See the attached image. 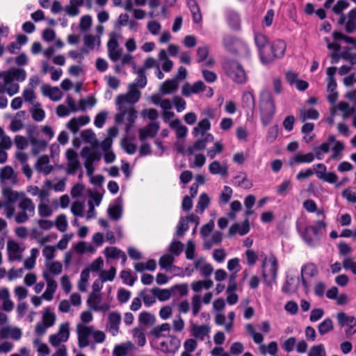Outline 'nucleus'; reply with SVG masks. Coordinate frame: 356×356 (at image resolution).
I'll return each mask as SVG.
<instances>
[{
	"instance_id": "obj_1",
	"label": "nucleus",
	"mask_w": 356,
	"mask_h": 356,
	"mask_svg": "<svg viewBox=\"0 0 356 356\" xmlns=\"http://www.w3.org/2000/svg\"><path fill=\"white\" fill-rule=\"evenodd\" d=\"M141 96V92L136 89L134 84H129L128 91L125 94L118 95L115 99L117 112L115 114V122L118 124H124L125 132L128 134L137 118V111L134 104Z\"/></svg>"
},
{
	"instance_id": "obj_2",
	"label": "nucleus",
	"mask_w": 356,
	"mask_h": 356,
	"mask_svg": "<svg viewBox=\"0 0 356 356\" xmlns=\"http://www.w3.org/2000/svg\"><path fill=\"white\" fill-rule=\"evenodd\" d=\"M17 208L19 211H16L15 207L13 205L6 204L4 206L5 216L8 219H13L18 224H23L35 215V203L26 194L18 202Z\"/></svg>"
},
{
	"instance_id": "obj_3",
	"label": "nucleus",
	"mask_w": 356,
	"mask_h": 356,
	"mask_svg": "<svg viewBox=\"0 0 356 356\" xmlns=\"http://www.w3.org/2000/svg\"><path fill=\"white\" fill-rule=\"evenodd\" d=\"M258 107L261 123L266 127L271 122L276 111L273 96L268 90L263 89L259 92Z\"/></svg>"
},
{
	"instance_id": "obj_4",
	"label": "nucleus",
	"mask_w": 356,
	"mask_h": 356,
	"mask_svg": "<svg viewBox=\"0 0 356 356\" xmlns=\"http://www.w3.org/2000/svg\"><path fill=\"white\" fill-rule=\"evenodd\" d=\"M225 74L236 83L243 84L248 80V74L243 66L236 60L225 59L223 63Z\"/></svg>"
},
{
	"instance_id": "obj_5",
	"label": "nucleus",
	"mask_w": 356,
	"mask_h": 356,
	"mask_svg": "<svg viewBox=\"0 0 356 356\" xmlns=\"http://www.w3.org/2000/svg\"><path fill=\"white\" fill-rule=\"evenodd\" d=\"M42 277L46 281L47 288L41 296H33L31 300L33 305L38 307L42 303V299L50 301L53 299L54 294L56 292L58 284L56 280L47 272H42Z\"/></svg>"
},
{
	"instance_id": "obj_6",
	"label": "nucleus",
	"mask_w": 356,
	"mask_h": 356,
	"mask_svg": "<svg viewBox=\"0 0 356 356\" xmlns=\"http://www.w3.org/2000/svg\"><path fill=\"white\" fill-rule=\"evenodd\" d=\"M277 261L274 255L265 257L262 261V275L265 282L270 285L276 280Z\"/></svg>"
},
{
	"instance_id": "obj_7",
	"label": "nucleus",
	"mask_w": 356,
	"mask_h": 356,
	"mask_svg": "<svg viewBox=\"0 0 356 356\" xmlns=\"http://www.w3.org/2000/svg\"><path fill=\"white\" fill-rule=\"evenodd\" d=\"M326 227V223L323 220H318L315 225L307 226L303 234V239L305 243L312 247L318 245V240L312 236H318L323 229Z\"/></svg>"
},
{
	"instance_id": "obj_8",
	"label": "nucleus",
	"mask_w": 356,
	"mask_h": 356,
	"mask_svg": "<svg viewBox=\"0 0 356 356\" xmlns=\"http://www.w3.org/2000/svg\"><path fill=\"white\" fill-rule=\"evenodd\" d=\"M70 334V323L68 322L63 323L59 325L58 332L49 337V342L53 347L59 348L62 343L67 341Z\"/></svg>"
},
{
	"instance_id": "obj_9",
	"label": "nucleus",
	"mask_w": 356,
	"mask_h": 356,
	"mask_svg": "<svg viewBox=\"0 0 356 356\" xmlns=\"http://www.w3.org/2000/svg\"><path fill=\"white\" fill-rule=\"evenodd\" d=\"M337 319L340 327H346L345 332L348 337H351L356 332V318L344 312H339Z\"/></svg>"
},
{
	"instance_id": "obj_10",
	"label": "nucleus",
	"mask_w": 356,
	"mask_h": 356,
	"mask_svg": "<svg viewBox=\"0 0 356 356\" xmlns=\"http://www.w3.org/2000/svg\"><path fill=\"white\" fill-rule=\"evenodd\" d=\"M17 173L13 167L6 165L0 169V184L2 187L11 186L17 184Z\"/></svg>"
},
{
	"instance_id": "obj_11",
	"label": "nucleus",
	"mask_w": 356,
	"mask_h": 356,
	"mask_svg": "<svg viewBox=\"0 0 356 356\" xmlns=\"http://www.w3.org/2000/svg\"><path fill=\"white\" fill-rule=\"evenodd\" d=\"M88 307L94 312H106L111 308L108 302L102 300L101 293H90L87 300Z\"/></svg>"
},
{
	"instance_id": "obj_12",
	"label": "nucleus",
	"mask_w": 356,
	"mask_h": 356,
	"mask_svg": "<svg viewBox=\"0 0 356 356\" xmlns=\"http://www.w3.org/2000/svg\"><path fill=\"white\" fill-rule=\"evenodd\" d=\"M94 327L86 325L83 323H78L76 326L78 344L81 348L88 346L90 343L89 337L92 335Z\"/></svg>"
},
{
	"instance_id": "obj_13",
	"label": "nucleus",
	"mask_w": 356,
	"mask_h": 356,
	"mask_svg": "<svg viewBox=\"0 0 356 356\" xmlns=\"http://www.w3.org/2000/svg\"><path fill=\"white\" fill-rule=\"evenodd\" d=\"M107 49L108 58L113 62H116L122 56V49L119 47L118 37L115 33L110 35L109 40L107 42Z\"/></svg>"
},
{
	"instance_id": "obj_14",
	"label": "nucleus",
	"mask_w": 356,
	"mask_h": 356,
	"mask_svg": "<svg viewBox=\"0 0 356 356\" xmlns=\"http://www.w3.org/2000/svg\"><path fill=\"white\" fill-rule=\"evenodd\" d=\"M67 159L66 172L74 175L81 168L77 153L72 149H67L65 152Z\"/></svg>"
},
{
	"instance_id": "obj_15",
	"label": "nucleus",
	"mask_w": 356,
	"mask_h": 356,
	"mask_svg": "<svg viewBox=\"0 0 356 356\" xmlns=\"http://www.w3.org/2000/svg\"><path fill=\"white\" fill-rule=\"evenodd\" d=\"M19 86L15 83L12 79L6 73L2 81H0V94L7 93L12 97L18 93Z\"/></svg>"
},
{
	"instance_id": "obj_16",
	"label": "nucleus",
	"mask_w": 356,
	"mask_h": 356,
	"mask_svg": "<svg viewBox=\"0 0 356 356\" xmlns=\"http://www.w3.org/2000/svg\"><path fill=\"white\" fill-rule=\"evenodd\" d=\"M181 341L175 335H168V337L160 343V349L168 353H175L179 348Z\"/></svg>"
},
{
	"instance_id": "obj_17",
	"label": "nucleus",
	"mask_w": 356,
	"mask_h": 356,
	"mask_svg": "<svg viewBox=\"0 0 356 356\" xmlns=\"http://www.w3.org/2000/svg\"><path fill=\"white\" fill-rule=\"evenodd\" d=\"M23 249L15 241H8L7 243L8 259L9 261H21L22 259Z\"/></svg>"
},
{
	"instance_id": "obj_18",
	"label": "nucleus",
	"mask_w": 356,
	"mask_h": 356,
	"mask_svg": "<svg viewBox=\"0 0 356 356\" xmlns=\"http://www.w3.org/2000/svg\"><path fill=\"white\" fill-rule=\"evenodd\" d=\"M34 168L38 172L44 175L50 174L54 170L53 165L50 164V159L47 155L39 156L34 164Z\"/></svg>"
},
{
	"instance_id": "obj_19",
	"label": "nucleus",
	"mask_w": 356,
	"mask_h": 356,
	"mask_svg": "<svg viewBox=\"0 0 356 356\" xmlns=\"http://www.w3.org/2000/svg\"><path fill=\"white\" fill-rule=\"evenodd\" d=\"M1 193L5 198V204H8L13 205V203L19 202L25 193L23 191H17L12 189L10 186H5L1 188Z\"/></svg>"
},
{
	"instance_id": "obj_20",
	"label": "nucleus",
	"mask_w": 356,
	"mask_h": 356,
	"mask_svg": "<svg viewBox=\"0 0 356 356\" xmlns=\"http://www.w3.org/2000/svg\"><path fill=\"white\" fill-rule=\"evenodd\" d=\"M318 273V270L317 266L314 263L309 262L302 266L300 271L301 281L305 289L308 287L307 278L314 277L316 276Z\"/></svg>"
},
{
	"instance_id": "obj_21",
	"label": "nucleus",
	"mask_w": 356,
	"mask_h": 356,
	"mask_svg": "<svg viewBox=\"0 0 356 356\" xmlns=\"http://www.w3.org/2000/svg\"><path fill=\"white\" fill-rule=\"evenodd\" d=\"M213 140L214 137L213 135L207 134L204 136V138L197 140L191 145L188 146L187 152L190 155H193L195 152L206 149L207 143L209 142H213Z\"/></svg>"
},
{
	"instance_id": "obj_22",
	"label": "nucleus",
	"mask_w": 356,
	"mask_h": 356,
	"mask_svg": "<svg viewBox=\"0 0 356 356\" xmlns=\"http://www.w3.org/2000/svg\"><path fill=\"white\" fill-rule=\"evenodd\" d=\"M206 88L207 86L201 81H198L193 84L185 83L181 87V94L185 97H189L194 94H198Z\"/></svg>"
},
{
	"instance_id": "obj_23",
	"label": "nucleus",
	"mask_w": 356,
	"mask_h": 356,
	"mask_svg": "<svg viewBox=\"0 0 356 356\" xmlns=\"http://www.w3.org/2000/svg\"><path fill=\"white\" fill-rule=\"evenodd\" d=\"M160 129L157 122H151L139 131V138L143 141L147 138H154L156 136Z\"/></svg>"
},
{
	"instance_id": "obj_24",
	"label": "nucleus",
	"mask_w": 356,
	"mask_h": 356,
	"mask_svg": "<svg viewBox=\"0 0 356 356\" xmlns=\"http://www.w3.org/2000/svg\"><path fill=\"white\" fill-rule=\"evenodd\" d=\"M90 120V118L87 115L73 118L67 123L66 127L73 134H76L79 131L80 127L88 124Z\"/></svg>"
},
{
	"instance_id": "obj_25",
	"label": "nucleus",
	"mask_w": 356,
	"mask_h": 356,
	"mask_svg": "<svg viewBox=\"0 0 356 356\" xmlns=\"http://www.w3.org/2000/svg\"><path fill=\"white\" fill-rule=\"evenodd\" d=\"M210 327L207 325H198L197 324H193L191 326V334L192 336L201 341L205 340L209 337Z\"/></svg>"
},
{
	"instance_id": "obj_26",
	"label": "nucleus",
	"mask_w": 356,
	"mask_h": 356,
	"mask_svg": "<svg viewBox=\"0 0 356 356\" xmlns=\"http://www.w3.org/2000/svg\"><path fill=\"white\" fill-rule=\"evenodd\" d=\"M194 267L198 270L201 275L207 277L213 272V268L211 264L206 262L205 259L201 257L194 261Z\"/></svg>"
},
{
	"instance_id": "obj_27",
	"label": "nucleus",
	"mask_w": 356,
	"mask_h": 356,
	"mask_svg": "<svg viewBox=\"0 0 356 356\" xmlns=\"http://www.w3.org/2000/svg\"><path fill=\"white\" fill-rule=\"evenodd\" d=\"M0 302L5 312H11L14 309V303L10 300V294L8 288L0 286Z\"/></svg>"
},
{
	"instance_id": "obj_28",
	"label": "nucleus",
	"mask_w": 356,
	"mask_h": 356,
	"mask_svg": "<svg viewBox=\"0 0 356 356\" xmlns=\"http://www.w3.org/2000/svg\"><path fill=\"white\" fill-rule=\"evenodd\" d=\"M22 330L19 327L5 326L0 328V337L2 339L10 337L15 341H17L22 337Z\"/></svg>"
},
{
	"instance_id": "obj_29",
	"label": "nucleus",
	"mask_w": 356,
	"mask_h": 356,
	"mask_svg": "<svg viewBox=\"0 0 356 356\" xmlns=\"http://www.w3.org/2000/svg\"><path fill=\"white\" fill-rule=\"evenodd\" d=\"M134 349V344L127 341L115 346L113 350V356H127Z\"/></svg>"
},
{
	"instance_id": "obj_30",
	"label": "nucleus",
	"mask_w": 356,
	"mask_h": 356,
	"mask_svg": "<svg viewBox=\"0 0 356 356\" xmlns=\"http://www.w3.org/2000/svg\"><path fill=\"white\" fill-rule=\"evenodd\" d=\"M121 323V316L117 312H111L108 314V330L113 336L119 332V326Z\"/></svg>"
},
{
	"instance_id": "obj_31",
	"label": "nucleus",
	"mask_w": 356,
	"mask_h": 356,
	"mask_svg": "<svg viewBox=\"0 0 356 356\" xmlns=\"http://www.w3.org/2000/svg\"><path fill=\"white\" fill-rule=\"evenodd\" d=\"M107 212L111 219L114 220H119L123 212L122 200L120 198L116 199L114 203L108 207Z\"/></svg>"
},
{
	"instance_id": "obj_32",
	"label": "nucleus",
	"mask_w": 356,
	"mask_h": 356,
	"mask_svg": "<svg viewBox=\"0 0 356 356\" xmlns=\"http://www.w3.org/2000/svg\"><path fill=\"white\" fill-rule=\"evenodd\" d=\"M179 86V82L177 79H168L164 81L159 87L161 95H169L177 91Z\"/></svg>"
},
{
	"instance_id": "obj_33",
	"label": "nucleus",
	"mask_w": 356,
	"mask_h": 356,
	"mask_svg": "<svg viewBox=\"0 0 356 356\" xmlns=\"http://www.w3.org/2000/svg\"><path fill=\"white\" fill-rule=\"evenodd\" d=\"M209 170L212 175L226 177L228 173V167L225 163L221 164L218 161H213L209 165Z\"/></svg>"
},
{
	"instance_id": "obj_34",
	"label": "nucleus",
	"mask_w": 356,
	"mask_h": 356,
	"mask_svg": "<svg viewBox=\"0 0 356 356\" xmlns=\"http://www.w3.org/2000/svg\"><path fill=\"white\" fill-rule=\"evenodd\" d=\"M104 255L106 258H112V259H122V263L124 264L127 261V256L125 253L121 250L118 249L116 247L111 246L107 247L104 249Z\"/></svg>"
},
{
	"instance_id": "obj_35",
	"label": "nucleus",
	"mask_w": 356,
	"mask_h": 356,
	"mask_svg": "<svg viewBox=\"0 0 356 356\" xmlns=\"http://www.w3.org/2000/svg\"><path fill=\"white\" fill-rule=\"evenodd\" d=\"M31 145V153L33 155H38L44 152L48 145V142L44 140L38 139L32 137L30 139Z\"/></svg>"
},
{
	"instance_id": "obj_36",
	"label": "nucleus",
	"mask_w": 356,
	"mask_h": 356,
	"mask_svg": "<svg viewBox=\"0 0 356 356\" xmlns=\"http://www.w3.org/2000/svg\"><path fill=\"white\" fill-rule=\"evenodd\" d=\"M42 94L48 96L52 101H59L63 97V92L58 87L44 86L42 88Z\"/></svg>"
},
{
	"instance_id": "obj_37",
	"label": "nucleus",
	"mask_w": 356,
	"mask_h": 356,
	"mask_svg": "<svg viewBox=\"0 0 356 356\" xmlns=\"http://www.w3.org/2000/svg\"><path fill=\"white\" fill-rule=\"evenodd\" d=\"M84 0H70L64 10L70 17H75L79 14V7L83 6Z\"/></svg>"
},
{
	"instance_id": "obj_38",
	"label": "nucleus",
	"mask_w": 356,
	"mask_h": 356,
	"mask_svg": "<svg viewBox=\"0 0 356 356\" xmlns=\"http://www.w3.org/2000/svg\"><path fill=\"white\" fill-rule=\"evenodd\" d=\"M250 231V225L248 220H244L242 224L235 223L232 225L229 229V234L230 236L236 234H239L243 236L248 234Z\"/></svg>"
},
{
	"instance_id": "obj_39",
	"label": "nucleus",
	"mask_w": 356,
	"mask_h": 356,
	"mask_svg": "<svg viewBox=\"0 0 356 356\" xmlns=\"http://www.w3.org/2000/svg\"><path fill=\"white\" fill-rule=\"evenodd\" d=\"M149 100L156 106H159L163 111L171 110L172 108V102L168 99H163L161 95H153L149 97Z\"/></svg>"
},
{
	"instance_id": "obj_40",
	"label": "nucleus",
	"mask_w": 356,
	"mask_h": 356,
	"mask_svg": "<svg viewBox=\"0 0 356 356\" xmlns=\"http://www.w3.org/2000/svg\"><path fill=\"white\" fill-rule=\"evenodd\" d=\"M94 148L91 146V147H85L82 149L81 154L85 161L94 162L100 160L101 154Z\"/></svg>"
},
{
	"instance_id": "obj_41",
	"label": "nucleus",
	"mask_w": 356,
	"mask_h": 356,
	"mask_svg": "<svg viewBox=\"0 0 356 356\" xmlns=\"http://www.w3.org/2000/svg\"><path fill=\"white\" fill-rule=\"evenodd\" d=\"M169 126L171 129L175 131L177 138H183L186 137L188 132V128L181 124L179 119L171 120V122H169Z\"/></svg>"
},
{
	"instance_id": "obj_42",
	"label": "nucleus",
	"mask_w": 356,
	"mask_h": 356,
	"mask_svg": "<svg viewBox=\"0 0 356 356\" xmlns=\"http://www.w3.org/2000/svg\"><path fill=\"white\" fill-rule=\"evenodd\" d=\"M211 128V123L208 119H203L200 120L197 125L193 129L192 134L195 137L199 135L205 136V133Z\"/></svg>"
},
{
	"instance_id": "obj_43",
	"label": "nucleus",
	"mask_w": 356,
	"mask_h": 356,
	"mask_svg": "<svg viewBox=\"0 0 356 356\" xmlns=\"http://www.w3.org/2000/svg\"><path fill=\"white\" fill-rule=\"evenodd\" d=\"M134 269L138 273H142L145 270L154 271L156 268V263L154 259H149L146 263L136 262L134 265Z\"/></svg>"
},
{
	"instance_id": "obj_44",
	"label": "nucleus",
	"mask_w": 356,
	"mask_h": 356,
	"mask_svg": "<svg viewBox=\"0 0 356 356\" xmlns=\"http://www.w3.org/2000/svg\"><path fill=\"white\" fill-rule=\"evenodd\" d=\"M152 291L155 294L156 298L161 302H165L168 300L173 293L172 289H159L158 287H154L152 289Z\"/></svg>"
},
{
	"instance_id": "obj_45",
	"label": "nucleus",
	"mask_w": 356,
	"mask_h": 356,
	"mask_svg": "<svg viewBox=\"0 0 356 356\" xmlns=\"http://www.w3.org/2000/svg\"><path fill=\"white\" fill-rule=\"evenodd\" d=\"M83 42L86 47L92 50L100 47L101 39L99 36H95L92 34H86L83 37Z\"/></svg>"
},
{
	"instance_id": "obj_46",
	"label": "nucleus",
	"mask_w": 356,
	"mask_h": 356,
	"mask_svg": "<svg viewBox=\"0 0 356 356\" xmlns=\"http://www.w3.org/2000/svg\"><path fill=\"white\" fill-rule=\"evenodd\" d=\"M187 4L193 15L194 23H200L202 19V16L200 12V9L197 6L196 1L194 0H188L187 1Z\"/></svg>"
},
{
	"instance_id": "obj_47",
	"label": "nucleus",
	"mask_w": 356,
	"mask_h": 356,
	"mask_svg": "<svg viewBox=\"0 0 356 356\" xmlns=\"http://www.w3.org/2000/svg\"><path fill=\"white\" fill-rule=\"evenodd\" d=\"M213 285L211 280H197L191 283V289L195 293H199L203 289H209Z\"/></svg>"
},
{
	"instance_id": "obj_48",
	"label": "nucleus",
	"mask_w": 356,
	"mask_h": 356,
	"mask_svg": "<svg viewBox=\"0 0 356 356\" xmlns=\"http://www.w3.org/2000/svg\"><path fill=\"white\" fill-rule=\"evenodd\" d=\"M30 112L32 118L36 122H42L45 118V112L40 103L33 104Z\"/></svg>"
},
{
	"instance_id": "obj_49",
	"label": "nucleus",
	"mask_w": 356,
	"mask_h": 356,
	"mask_svg": "<svg viewBox=\"0 0 356 356\" xmlns=\"http://www.w3.org/2000/svg\"><path fill=\"white\" fill-rule=\"evenodd\" d=\"M234 179L235 180V184L244 189H250L252 187V182L248 179V177L245 173L240 172L236 177H234Z\"/></svg>"
},
{
	"instance_id": "obj_50",
	"label": "nucleus",
	"mask_w": 356,
	"mask_h": 356,
	"mask_svg": "<svg viewBox=\"0 0 356 356\" xmlns=\"http://www.w3.org/2000/svg\"><path fill=\"white\" fill-rule=\"evenodd\" d=\"M273 51L274 55V59L281 58L284 55L286 44L282 40H276L273 44Z\"/></svg>"
},
{
	"instance_id": "obj_51",
	"label": "nucleus",
	"mask_w": 356,
	"mask_h": 356,
	"mask_svg": "<svg viewBox=\"0 0 356 356\" xmlns=\"http://www.w3.org/2000/svg\"><path fill=\"white\" fill-rule=\"evenodd\" d=\"M6 73L12 79V80L14 81V80H16L17 81H24L26 78V72L24 69L22 68H12Z\"/></svg>"
},
{
	"instance_id": "obj_52",
	"label": "nucleus",
	"mask_w": 356,
	"mask_h": 356,
	"mask_svg": "<svg viewBox=\"0 0 356 356\" xmlns=\"http://www.w3.org/2000/svg\"><path fill=\"white\" fill-rule=\"evenodd\" d=\"M273 53V46L269 44L265 49H262V51L259 54L261 63L264 64H268L273 62L275 60Z\"/></svg>"
},
{
	"instance_id": "obj_53",
	"label": "nucleus",
	"mask_w": 356,
	"mask_h": 356,
	"mask_svg": "<svg viewBox=\"0 0 356 356\" xmlns=\"http://www.w3.org/2000/svg\"><path fill=\"white\" fill-rule=\"evenodd\" d=\"M209 204L210 198L209 195L205 193H202L198 198V202L195 207V211L200 213H202L209 207Z\"/></svg>"
},
{
	"instance_id": "obj_54",
	"label": "nucleus",
	"mask_w": 356,
	"mask_h": 356,
	"mask_svg": "<svg viewBox=\"0 0 356 356\" xmlns=\"http://www.w3.org/2000/svg\"><path fill=\"white\" fill-rule=\"evenodd\" d=\"M38 212L40 217L49 218L54 213V209L49 202H42L38 203Z\"/></svg>"
},
{
	"instance_id": "obj_55",
	"label": "nucleus",
	"mask_w": 356,
	"mask_h": 356,
	"mask_svg": "<svg viewBox=\"0 0 356 356\" xmlns=\"http://www.w3.org/2000/svg\"><path fill=\"white\" fill-rule=\"evenodd\" d=\"M319 117L318 112L314 108L305 109L302 108L300 111V120L304 122L307 120H316Z\"/></svg>"
},
{
	"instance_id": "obj_56",
	"label": "nucleus",
	"mask_w": 356,
	"mask_h": 356,
	"mask_svg": "<svg viewBox=\"0 0 356 356\" xmlns=\"http://www.w3.org/2000/svg\"><path fill=\"white\" fill-rule=\"evenodd\" d=\"M223 45L225 47L231 52L238 53V48L241 44L236 41L230 36H226L223 38Z\"/></svg>"
},
{
	"instance_id": "obj_57",
	"label": "nucleus",
	"mask_w": 356,
	"mask_h": 356,
	"mask_svg": "<svg viewBox=\"0 0 356 356\" xmlns=\"http://www.w3.org/2000/svg\"><path fill=\"white\" fill-rule=\"evenodd\" d=\"M242 106L245 108L253 111L254 108V97L252 92H243L242 97Z\"/></svg>"
},
{
	"instance_id": "obj_58",
	"label": "nucleus",
	"mask_w": 356,
	"mask_h": 356,
	"mask_svg": "<svg viewBox=\"0 0 356 356\" xmlns=\"http://www.w3.org/2000/svg\"><path fill=\"white\" fill-rule=\"evenodd\" d=\"M54 224L59 232H65L68 228V222L66 215L64 213L58 215L55 218Z\"/></svg>"
},
{
	"instance_id": "obj_59",
	"label": "nucleus",
	"mask_w": 356,
	"mask_h": 356,
	"mask_svg": "<svg viewBox=\"0 0 356 356\" xmlns=\"http://www.w3.org/2000/svg\"><path fill=\"white\" fill-rule=\"evenodd\" d=\"M278 350V345L275 341H271L268 345L261 344L259 346V351L262 355H266L267 353L275 356Z\"/></svg>"
},
{
	"instance_id": "obj_60",
	"label": "nucleus",
	"mask_w": 356,
	"mask_h": 356,
	"mask_svg": "<svg viewBox=\"0 0 356 356\" xmlns=\"http://www.w3.org/2000/svg\"><path fill=\"white\" fill-rule=\"evenodd\" d=\"M170 325L168 323L155 326L151 330V334L156 338L165 337L164 332H169L170 330Z\"/></svg>"
},
{
	"instance_id": "obj_61",
	"label": "nucleus",
	"mask_w": 356,
	"mask_h": 356,
	"mask_svg": "<svg viewBox=\"0 0 356 356\" xmlns=\"http://www.w3.org/2000/svg\"><path fill=\"white\" fill-rule=\"evenodd\" d=\"M56 320V316L49 308L45 309L42 316V322L48 327H52Z\"/></svg>"
},
{
	"instance_id": "obj_62",
	"label": "nucleus",
	"mask_w": 356,
	"mask_h": 356,
	"mask_svg": "<svg viewBox=\"0 0 356 356\" xmlns=\"http://www.w3.org/2000/svg\"><path fill=\"white\" fill-rule=\"evenodd\" d=\"M82 140L89 143L92 147H95L97 145V140L95 133L91 129H86L81 134Z\"/></svg>"
},
{
	"instance_id": "obj_63",
	"label": "nucleus",
	"mask_w": 356,
	"mask_h": 356,
	"mask_svg": "<svg viewBox=\"0 0 356 356\" xmlns=\"http://www.w3.org/2000/svg\"><path fill=\"white\" fill-rule=\"evenodd\" d=\"M139 296L143 298V302L147 307H149L156 302V297L152 289L150 291L143 290L139 293Z\"/></svg>"
},
{
	"instance_id": "obj_64",
	"label": "nucleus",
	"mask_w": 356,
	"mask_h": 356,
	"mask_svg": "<svg viewBox=\"0 0 356 356\" xmlns=\"http://www.w3.org/2000/svg\"><path fill=\"white\" fill-rule=\"evenodd\" d=\"M331 147L329 143L324 142L320 146L314 148L313 151L316 159L322 160L324 155L330 152Z\"/></svg>"
}]
</instances>
